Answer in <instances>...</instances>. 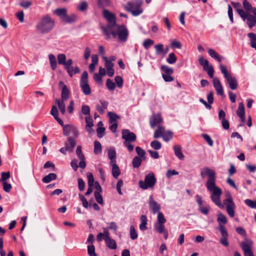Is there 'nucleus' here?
<instances>
[{"label": "nucleus", "instance_id": "nucleus-47", "mask_svg": "<svg viewBox=\"0 0 256 256\" xmlns=\"http://www.w3.org/2000/svg\"><path fill=\"white\" fill-rule=\"evenodd\" d=\"M74 126L70 125H65L63 127L64 134L65 136H68L70 134Z\"/></svg>", "mask_w": 256, "mask_h": 256}, {"label": "nucleus", "instance_id": "nucleus-41", "mask_svg": "<svg viewBox=\"0 0 256 256\" xmlns=\"http://www.w3.org/2000/svg\"><path fill=\"white\" fill-rule=\"evenodd\" d=\"M102 146L100 143L98 141H95L94 142V152L95 154H98L102 152Z\"/></svg>", "mask_w": 256, "mask_h": 256}, {"label": "nucleus", "instance_id": "nucleus-16", "mask_svg": "<svg viewBox=\"0 0 256 256\" xmlns=\"http://www.w3.org/2000/svg\"><path fill=\"white\" fill-rule=\"evenodd\" d=\"M196 201L198 205V210L200 212L204 215H207L210 210L208 206H202V198L198 194L196 196Z\"/></svg>", "mask_w": 256, "mask_h": 256}, {"label": "nucleus", "instance_id": "nucleus-57", "mask_svg": "<svg viewBox=\"0 0 256 256\" xmlns=\"http://www.w3.org/2000/svg\"><path fill=\"white\" fill-rule=\"evenodd\" d=\"M244 202L250 208L256 209V200L252 201L250 199H246L244 200Z\"/></svg>", "mask_w": 256, "mask_h": 256}, {"label": "nucleus", "instance_id": "nucleus-6", "mask_svg": "<svg viewBox=\"0 0 256 256\" xmlns=\"http://www.w3.org/2000/svg\"><path fill=\"white\" fill-rule=\"evenodd\" d=\"M142 4V0H134L128 3L125 9L132 13L133 16H136L143 12L142 9L140 8Z\"/></svg>", "mask_w": 256, "mask_h": 256}, {"label": "nucleus", "instance_id": "nucleus-31", "mask_svg": "<svg viewBox=\"0 0 256 256\" xmlns=\"http://www.w3.org/2000/svg\"><path fill=\"white\" fill-rule=\"evenodd\" d=\"M208 54L211 58L215 59L218 62H221L222 59L220 57V56L219 54L214 50L212 48L208 49Z\"/></svg>", "mask_w": 256, "mask_h": 256}, {"label": "nucleus", "instance_id": "nucleus-51", "mask_svg": "<svg viewBox=\"0 0 256 256\" xmlns=\"http://www.w3.org/2000/svg\"><path fill=\"white\" fill-rule=\"evenodd\" d=\"M88 252L90 256H97L95 252V247L92 244L88 246Z\"/></svg>", "mask_w": 256, "mask_h": 256}, {"label": "nucleus", "instance_id": "nucleus-17", "mask_svg": "<svg viewBox=\"0 0 256 256\" xmlns=\"http://www.w3.org/2000/svg\"><path fill=\"white\" fill-rule=\"evenodd\" d=\"M90 194V193H85L86 197L84 196L81 194H79L80 199L82 202L83 206L85 208H88V206H90L91 204L94 201L92 198H89Z\"/></svg>", "mask_w": 256, "mask_h": 256}, {"label": "nucleus", "instance_id": "nucleus-39", "mask_svg": "<svg viewBox=\"0 0 256 256\" xmlns=\"http://www.w3.org/2000/svg\"><path fill=\"white\" fill-rule=\"evenodd\" d=\"M246 20V23L250 28H252L256 24V19L251 14L248 16Z\"/></svg>", "mask_w": 256, "mask_h": 256}, {"label": "nucleus", "instance_id": "nucleus-53", "mask_svg": "<svg viewBox=\"0 0 256 256\" xmlns=\"http://www.w3.org/2000/svg\"><path fill=\"white\" fill-rule=\"evenodd\" d=\"M242 5L244 9L248 12L250 11L251 10H252V9L254 8L247 0H242Z\"/></svg>", "mask_w": 256, "mask_h": 256}, {"label": "nucleus", "instance_id": "nucleus-55", "mask_svg": "<svg viewBox=\"0 0 256 256\" xmlns=\"http://www.w3.org/2000/svg\"><path fill=\"white\" fill-rule=\"evenodd\" d=\"M161 70L166 73L165 74H172L174 72V70L166 66H162Z\"/></svg>", "mask_w": 256, "mask_h": 256}, {"label": "nucleus", "instance_id": "nucleus-29", "mask_svg": "<svg viewBox=\"0 0 256 256\" xmlns=\"http://www.w3.org/2000/svg\"><path fill=\"white\" fill-rule=\"evenodd\" d=\"M70 92L67 86H64L61 92V100H66L70 96Z\"/></svg>", "mask_w": 256, "mask_h": 256}, {"label": "nucleus", "instance_id": "nucleus-24", "mask_svg": "<svg viewBox=\"0 0 256 256\" xmlns=\"http://www.w3.org/2000/svg\"><path fill=\"white\" fill-rule=\"evenodd\" d=\"M174 150L175 155L181 160H184V156L182 151V147L179 145L174 146Z\"/></svg>", "mask_w": 256, "mask_h": 256}, {"label": "nucleus", "instance_id": "nucleus-32", "mask_svg": "<svg viewBox=\"0 0 256 256\" xmlns=\"http://www.w3.org/2000/svg\"><path fill=\"white\" fill-rule=\"evenodd\" d=\"M248 37L250 38V45L256 50V34L253 32L248 33Z\"/></svg>", "mask_w": 256, "mask_h": 256}, {"label": "nucleus", "instance_id": "nucleus-8", "mask_svg": "<svg viewBox=\"0 0 256 256\" xmlns=\"http://www.w3.org/2000/svg\"><path fill=\"white\" fill-rule=\"evenodd\" d=\"M156 182V178L154 173L150 172L146 176L144 180L139 182V186L144 190H146L149 188H153Z\"/></svg>", "mask_w": 256, "mask_h": 256}, {"label": "nucleus", "instance_id": "nucleus-30", "mask_svg": "<svg viewBox=\"0 0 256 256\" xmlns=\"http://www.w3.org/2000/svg\"><path fill=\"white\" fill-rule=\"evenodd\" d=\"M48 58L50 60V68L52 70H54L57 66L56 58L53 54H50L48 55Z\"/></svg>", "mask_w": 256, "mask_h": 256}, {"label": "nucleus", "instance_id": "nucleus-5", "mask_svg": "<svg viewBox=\"0 0 256 256\" xmlns=\"http://www.w3.org/2000/svg\"><path fill=\"white\" fill-rule=\"evenodd\" d=\"M166 222V219L162 212H158L157 216V220L154 224V228L155 230L159 234H163L165 239L168 238V232L166 230L164 223Z\"/></svg>", "mask_w": 256, "mask_h": 256}, {"label": "nucleus", "instance_id": "nucleus-35", "mask_svg": "<svg viewBox=\"0 0 256 256\" xmlns=\"http://www.w3.org/2000/svg\"><path fill=\"white\" fill-rule=\"evenodd\" d=\"M105 242L106 246L112 250H115L117 248L115 240L110 238L105 240Z\"/></svg>", "mask_w": 256, "mask_h": 256}, {"label": "nucleus", "instance_id": "nucleus-44", "mask_svg": "<svg viewBox=\"0 0 256 256\" xmlns=\"http://www.w3.org/2000/svg\"><path fill=\"white\" fill-rule=\"evenodd\" d=\"M176 60L177 58L173 52L170 53L166 58V61L169 64H174L176 62Z\"/></svg>", "mask_w": 256, "mask_h": 256}, {"label": "nucleus", "instance_id": "nucleus-33", "mask_svg": "<svg viewBox=\"0 0 256 256\" xmlns=\"http://www.w3.org/2000/svg\"><path fill=\"white\" fill-rule=\"evenodd\" d=\"M56 178V175L54 173H50L42 179V181L44 183H48L52 180H55Z\"/></svg>", "mask_w": 256, "mask_h": 256}, {"label": "nucleus", "instance_id": "nucleus-13", "mask_svg": "<svg viewBox=\"0 0 256 256\" xmlns=\"http://www.w3.org/2000/svg\"><path fill=\"white\" fill-rule=\"evenodd\" d=\"M122 138L124 140V142H134L136 140V135L128 130H123L122 131Z\"/></svg>", "mask_w": 256, "mask_h": 256}, {"label": "nucleus", "instance_id": "nucleus-18", "mask_svg": "<svg viewBox=\"0 0 256 256\" xmlns=\"http://www.w3.org/2000/svg\"><path fill=\"white\" fill-rule=\"evenodd\" d=\"M213 84L217 94L222 96L224 95V90L218 78H213Z\"/></svg>", "mask_w": 256, "mask_h": 256}, {"label": "nucleus", "instance_id": "nucleus-9", "mask_svg": "<svg viewBox=\"0 0 256 256\" xmlns=\"http://www.w3.org/2000/svg\"><path fill=\"white\" fill-rule=\"evenodd\" d=\"M80 86L85 95L88 96L91 94V89L88 84V74L86 71L84 72L81 76Z\"/></svg>", "mask_w": 256, "mask_h": 256}, {"label": "nucleus", "instance_id": "nucleus-12", "mask_svg": "<svg viewBox=\"0 0 256 256\" xmlns=\"http://www.w3.org/2000/svg\"><path fill=\"white\" fill-rule=\"evenodd\" d=\"M163 120L160 114H154L150 118V123L152 128L160 126Z\"/></svg>", "mask_w": 256, "mask_h": 256}, {"label": "nucleus", "instance_id": "nucleus-58", "mask_svg": "<svg viewBox=\"0 0 256 256\" xmlns=\"http://www.w3.org/2000/svg\"><path fill=\"white\" fill-rule=\"evenodd\" d=\"M88 4L86 2H82L78 6V9L81 12H84L88 8Z\"/></svg>", "mask_w": 256, "mask_h": 256}, {"label": "nucleus", "instance_id": "nucleus-52", "mask_svg": "<svg viewBox=\"0 0 256 256\" xmlns=\"http://www.w3.org/2000/svg\"><path fill=\"white\" fill-rule=\"evenodd\" d=\"M106 86L107 88L110 90H113L116 87V84L112 80L108 78L106 80Z\"/></svg>", "mask_w": 256, "mask_h": 256}, {"label": "nucleus", "instance_id": "nucleus-26", "mask_svg": "<svg viewBox=\"0 0 256 256\" xmlns=\"http://www.w3.org/2000/svg\"><path fill=\"white\" fill-rule=\"evenodd\" d=\"M108 155L110 160V164L116 162V152L114 148H110L108 150Z\"/></svg>", "mask_w": 256, "mask_h": 256}, {"label": "nucleus", "instance_id": "nucleus-2", "mask_svg": "<svg viewBox=\"0 0 256 256\" xmlns=\"http://www.w3.org/2000/svg\"><path fill=\"white\" fill-rule=\"evenodd\" d=\"M54 26V20L50 16H43L37 23L36 30L42 34H47L51 31Z\"/></svg>", "mask_w": 256, "mask_h": 256}, {"label": "nucleus", "instance_id": "nucleus-20", "mask_svg": "<svg viewBox=\"0 0 256 256\" xmlns=\"http://www.w3.org/2000/svg\"><path fill=\"white\" fill-rule=\"evenodd\" d=\"M108 102L104 100H100V104H96V108L101 114L104 113V110L107 108Z\"/></svg>", "mask_w": 256, "mask_h": 256}, {"label": "nucleus", "instance_id": "nucleus-59", "mask_svg": "<svg viewBox=\"0 0 256 256\" xmlns=\"http://www.w3.org/2000/svg\"><path fill=\"white\" fill-rule=\"evenodd\" d=\"M202 138L206 140V141L208 142V145L210 146H212L214 144V142L210 136L207 134H202Z\"/></svg>", "mask_w": 256, "mask_h": 256}, {"label": "nucleus", "instance_id": "nucleus-11", "mask_svg": "<svg viewBox=\"0 0 256 256\" xmlns=\"http://www.w3.org/2000/svg\"><path fill=\"white\" fill-rule=\"evenodd\" d=\"M198 62L200 64L203 66L204 70L207 72L209 76L212 78L214 76V70L212 65L209 66L208 60H204L202 56H201L199 58Z\"/></svg>", "mask_w": 256, "mask_h": 256}, {"label": "nucleus", "instance_id": "nucleus-56", "mask_svg": "<svg viewBox=\"0 0 256 256\" xmlns=\"http://www.w3.org/2000/svg\"><path fill=\"white\" fill-rule=\"evenodd\" d=\"M82 112L86 116H90V108L87 105H82Z\"/></svg>", "mask_w": 256, "mask_h": 256}, {"label": "nucleus", "instance_id": "nucleus-60", "mask_svg": "<svg viewBox=\"0 0 256 256\" xmlns=\"http://www.w3.org/2000/svg\"><path fill=\"white\" fill-rule=\"evenodd\" d=\"M50 114L55 118H58V112L57 107L56 106H52L50 111Z\"/></svg>", "mask_w": 256, "mask_h": 256}, {"label": "nucleus", "instance_id": "nucleus-21", "mask_svg": "<svg viewBox=\"0 0 256 256\" xmlns=\"http://www.w3.org/2000/svg\"><path fill=\"white\" fill-rule=\"evenodd\" d=\"M221 194L222 193H212L211 195V198L216 205L220 208H224V206L222 205L220 200Z\"/></svg>", "mask_w": 256, "mask_h": 256}, {"label": "nucleus", "instance_id": "nucleus-36", "mask_svg": "<svg viewBox=\"0 0 256 256\" xmlns=\"http://www.w3.org/2000/svg\"><path fill=\"white\" fill-rule=\"evenodd\" d=\"M147 218L145 215H142L140 216V222L141 223L140 224V229L141 230H144L147 229L146 224H147Z\"/></svg>", "mask_w": 256, "mask_h": 256}, {"label": "nucleus", "instance_id": "nucleus-37", "mask_svg": "<svg viewBox=\"0 0 256 256\" xmlns=\"http://www.w3.org/2000/svg\"><path fill=\"white\" fill-rule=\"evenodd\" d=\"M76 18L77 17L75 14H72L68 16L66 14L62 20L66 23H72L76 21Z\"/></svg>", "mask_w": 256, "mask_h": 256}, {"label": "nucleus", "instance_id": "nucleus-34", "mask_svg": "<svg viewBox=\"0 0 256 256\" xmlns=\"http://www.w3.org/2000/svg\"><path fill=\"white\" fill-rule=\"evenodd\" d=\"M65 100H63L60 99H56V102L58 104V107L62 113V114H64L66 112V106L64 103Z\"/></svg>", "mask_w": 256, "mask_h": 256}, {"label": "nucleus", "instance_id": "nucleus-23", "mask_svg": "<svg viewBox=\"0 0 256 256\" xmlns=\"http://www.w3.org/2000/svg\"><path fill=\"white\" fill-rule=\"evenodd\" d=\"M112 166V176L117 179L120 176V172L118 166L116 164V162L110 164Z\"/></svg>", "mask_w": 256, "mask_h": 256}, {"label": "nucleus", "instance_id": "nucleus-1", "mask_svg": "<svg viewBox=\"0 0 256 256\" xmlns=\"http://www.w3.org/2000/svg\"><path fill=\"white\" fill-rule=\"evenodd\" d=\"M200 176L202 178L208 177L206 186L210 192H222L221 189L216 185V173L213 170L205 168L201 170Z\"/></svg>", "mask_w": 256, "mask_h": 256}, {"label": "nucleus", "instance_id": "nucleus-28", "mask_svg": "<svg viewBox=\"0 0 256 256\" xmlns=\"http://www.w3.org/2000/svg\"><path fill=\"white\" fill-rule=\"evenodd\" d=\"M54 13L62 20L67 14V10L65 8H57L54 10Z\"/></svg>", "mask_w": 256, "mask_h": 256}, {"label": "nucleus", "instance_id": "nucleus-63", "mask_svg": "<svg viewBox=\"0 0 256 256\" xmlns=\"http://www.w3.org/2000/svg\"><path fill=\"white\" fill-rule=\"evenodd\" d=\"M114 80L118 86L121 88L123 85V80L120 76H116L115 77Z\"/></svg>", "mask_w": 256, "mask_h": 256}, {"label": "nucleus", "instance_id": "nucleus-61", "mask_svg": "<svg viewBox=\"0 0 256 256\" xmlns=\"http://www.w3.org/2000/svg\"><path fill=\"white\" fill-rule=\"evenodd\" d=\"M76 154L79 159H84L85 157L82 151L80 146H78L76 149Z\"/></svg>", "mask_w": 256, "mask_h": 256}, {"label": "nucleus", "instance_id": "nucleus-62", "mask_svg": "<svg viewBox=\"0 0 256 256\" xmlns=\"http://www.w3.org/2000/svg\"><path fill=\"white\" fill-rule=\"evenodd\" d=\"M154 40L150 39H146L143 42V46L146 49H148L152 44H154Z\"/></svg>", "mask_w": 256, "mask_h": 256}, {"label": "nucleus", "instance_id": "nucleus-14", "mask_svg": "<svg viewBox=\"0 0 256 256\" xmlns=\"http://www.w3.org/2000/svg\"><path fill=\"white\" fill-rule=\"evenodd\" d=\"M220 232L222 234V237L220 239V243L224 246H228V234L226 228L224 226H220Z\"/></svg>", "mask_w": 256, "mask_h": 256}, {"label": "nucleus", "instance_id": "nucleus-38", "mask_svg": "<svg viewBox=\"0 0 256 256\" xmlns=\"http://www.w3.org/2000/svg\"><path fill=\"white\" fill-rule=\"evenodd\" d=\"M66 146H68V147L69 151L72 152L76 146L75 140L71 137L68 138V142L66 144Z\"/></svg>", "mask_w": 256, "mask_h": 256}, {"label": "nucleus", "instance_id": "nucleus-10", "mask_svg": "<svg viewBox=\"0 0 256 256\" xmlns=\"http://www.w3.org/2000/svg\"><path fill=\"white\" fill-rule=\"evenodd\" d=\"M224 204L226 206V210L229 216L233 218L234 216L235 204L232 202V197L228 194L227 198L224 200Z\"/></svg>", "mask_w": 256, "mask_h": 256}, {"label": "nucleus", "instance_id": "nucleus-50", "mask_svg": "<svg viewBox=\"0 0 256 256\" xmlns=\"http://www.w3.org/2000/svg\"><path fill=\"white\" fill-rule=\"evenodd\" d=\"M138 234L135 230L134 227L131 226L130 227V237L132 240H134L138 238Z\"/></svg>", "mask_w": 256, "mask_h": 256}, {"label": "nucleus", "instance_id": "nucleus-15", "mask_svg": "<svg viewBox=\"0 0 256 256\" xmlns=\"http://www.w3.org/2000/svg\"><path fill=\"white\" fill-rule=\"evenodd\" d=\"M149 206L152 214H156L158 213V212H160V206L153 199L152 196H150V197Z\"/></svg>", "mask_w": 256, "mask_h": 256}, {"label": "nucleus", "instance_id": "nucleus-49", "mask_svg": "<svg viewBox=\"0 0 256 256\" xmlns=\"http://www.w3.org/2000/svg\"><path fill=\"white\" fill-rule=\"evenodd\" d=\"M136 151L137 154L138 155V156L140 157L142 159L144 160L146 158V152L143 149H142L139 146H136Z\"/></svg>", "mask_w": 256, "mask_h": 256}, {"label": "nucleus", "instance_id": "nucleus-54", "mask_svg": "<svg viewBox=\"0 0 256 256\" xmlns=\"http://www.w3.org/2000/svg\"><path fill=\"white\" fill-rule=\"evenodd\" d=\"M58 63L60 64L64 65L66 61V56L64 54H60L58 55Z\"/></svg>", "mask_w": 256, "mask_h": 256}, {"label": "nucleus", "instance_id": "nucleus-46", "mask_svg": "<svg viewBox=\"0 0 256 256\" xmlns=\"http://www.w3.org/2000/svg\"><path fill=\"white\" fill-rule=\"evenodd\" d=\"M172 132L171 131L168 130L165 132L162 137L164 141L168 142L172 138Z\"/></svg>", "mask_w": 256, "mask_h": 256}, {"label": "nucleus", "instance_id": "nucleus-40", "mask_svg": "<svg viewBox=\"0 0 256 256\" xmlns=\"http://www.w3.org/2000/svg\"><path fill=\"white\" fill-rule=\"evenodd\" d=\"M156 53L157 55L162 54L164 56V45L162 44H158L154 46Z\"/></svg>", "mask_w": 256, "mask_h": 256}, {"label": "nucleus", "instance_id": "nucleus-3", "mask_svg": "<svg viewBox=\"0 0 256 256\" xmlns=\"http://www.w3.org/2000/svg\"><path fill=\"white\" fill-rule=\"evenodd\" d=\"M103 16L107 20L108 24L106 26H101V30L104 34L106 36V38L108 40L110 38V33L109 30L114 28V26L116 25V18L114 14L110 12L108 10H104Z\"/></svg>", "mask_w": 256, "mask_h": 256}, {"label": "nucleus", "instance_id": "nucleus-25", "mask_svg": "<svg viewBox=\"0 0 256 256\" xmlns=\"http://www.w3.org/2000/svg\"><path fill=\"white\" fill-rule=\"evenodd\" d=\"M88 188L86 192H92L94 190L93 186L95 182L92 173L90 172L88 174Z\"/></svg>", "mask_w": 256, "mask_h": 256}, {"label": "nucleus", "instance_id": "nucleus-42", "mask_svg": "<svg viewBox=\"0 0 256 256\" xmlns=\"http://www.w3.org/2000/svg\"><path fill=\"white\" fill-rule=\"evenodd\" d=\"M98 6L99 8H104L110 4V0H97Z\"/></svg>", "mask_w": 256, "mask_h": 256}, {"label": "nucleus", "instance_id": "nucleus-43", "mask_svg": "<svg viewBox=\"0 0 256 256\" xmlns=\"http://www.w3.org/2000/svg\"><path fill=\"white\" fill-rule=\"evenodd\" d=\"M108 116L110 118V123L117 122V119L120 118L116 114L112 112H108Z\"/></svg>", "mask_w": 256, "mask_h": 256}, {"label": "nucleus", "instance_id": "nucleus-7", "mask_svg": "<svg viewBox=\"0 0 256 256\" xmlns=\"http://www.w3.org/2000/svg\"><path fill=\"white\" fill-rule=\"evenodd\" d=\"M220 68L230 88L232 90H236L238 88V82L236 78L232 76L230 73L228 72L226 68L224 66L220 64Z\"/></svg>", "mask_w": 256, "mask_h": 256}, {"label": "nucleus", "instance_id": "nucleus-22", "mask_svg": "<svg viewBox=\"0 0 256 256\" xmlns=\"http://www.w3.org/2000/svg\"><path fill=\"white\" fill-rule=\"evenodd\" d=\"M217 221L218 222V230H220V227L224 226V224L227 223L226 217L222 213L220 212L218 214Z\"/></svg>", "mask_w": 256, "mask_h": 256}, {"label": "nucleus", "instance_id": "nucleus-4", "mask_svg": "<svg viewBox=\"0 0 256 256\" xmlns=\"http://www.w3.org/2000/svg\"><path fill=\"white\" fill-rule=\"evenodd\" d=\"M109 32L114 38L118 36L119 40L122 42H126L127 40L129 34L127 28L124 25L116 24L114 28L110 29Z\"/></svg>", "mask_w": 256, "mask_h": 256}, {"label": "nucleus", "instance_id": "nucleus-45", "mask_svg": "<svg viewBox=\"0 0 256 256\" xmlns=\"http://www.w3.org/2000/svg\"><path fill=\"white\" fill-rule=\"evenodd\" d=\"M142 159L138 156H135L132 162V166L134 168H138L141 164Z\"/></svg>", "mask_w": 256, "mask_h": 256}, {"label": "nucleus", "instance_id": "nucleus-64", "mask_svg": "<svg viewBox=\"0 0 256 256\" xmlns=\"http://www.w3.org/2000/svg\"><path fill=\"white\" fill-rule=\"evenodd\" d=\"M94 196L96 200V202L100 204H104L103 198L100 194V193H94Z\"/></svg>", "mask_w": 256, "mask_h": 256}, {"label": "nucleus", "instance_id": "nucleus-27", "mask_svg": "<svg viewBox=\"0 0 256 256\" xmlns=\"http://www.w3.org/2000/svg\"><path fill=\"white\" fill-rule=\"evenodd\" d=\"M165 132V128L162 126H158V128L154 132V138H158L162 137Z\"/></svg>", "mask_w": 256, "mask_h": 256}, {"label": "nucleus", "instance_id": "nucleus-19", "mask_svg": "<svg viewBox=\"0 0 256 256\" xmlns=\"http://www.w3.org/2000/svg\"><path fill=\"white\" fill-rule=\"evenodd\" d=\"M240 246L244 252V256H254L250 246L249 244L243 242H241Z\"/></svg>", "mask_w": 256, "mask_h": 256}, {"label": "nucleus", "instance_id": "nucleus-48", "mask_svg": "<svg viewBox=\"0 0 256 256\" xmlns=\"http://www.w3.org/2000/svg\"><path fill=\"white\" fill-rule=\"evenodd\" d=\"M150 146L156 150H158L162 148L161 143L156 140H153L150 142Z\"/></svg>", "mask_w": 256, "mask_h": 256}]
</instances>
